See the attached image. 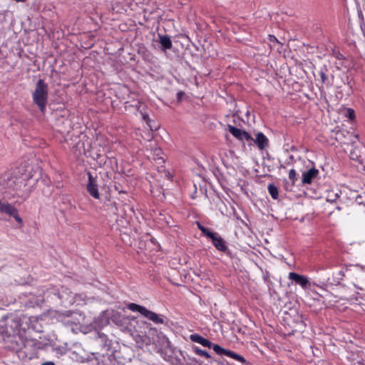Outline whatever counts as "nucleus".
I'll use <instances>...</instances> for the list:
<instances>
[{"instance_id": "1", "label": "nucleus", "mask_w": 365, "mask_h": 365, "mask_svg": "<svg viewBox=\"0 0 365 365\" xmlns=\"http://www.w3.org/2000/svg\"><path fill=\"white\" fill-rule=\"evenodd\" d=\"M145 346H153V349L165 361H169V353H172L171 342L167 336L155 327H150L145 336H138Z\"/></svg>"}, {"instance_id": "2", "label": "nucleus", "mask_w": 365, "mask_h": 365, "mask_svg": "<svg viewBox=\"0 0 365 365\" xmlns=\"http://www.w3.org/2000/svg\"><path fill=\"white\" fill-rule=\"evenodd\" d=\"M190 339L192 341L198 343L204 347L212 348L215 352L219 355H225L232 359H234L242 363L245 362V359L243 356L230 351L221 347L220 345L212 343L207 339L200 336L198 334H193L190 336Z\"/></svg>"}, {"instance_id": "3", "label": "nucleus", "mask_w": 365, "mask_h": 365, "mask_svg": "<svg viewBox=\"0 0 365 365\" xmlns=\"http://www.w3.org/2000/svg\"><path fill=\"white\" fill-rule=\"evenodd\" d=\"M34 103L38 107L41 112L43 113L47 104L48 86L43 80L39 79L32 93Z\"/></svg>"}, {"instance_id": "4", "label": "nucleus", "mask_w": 365, "mask_h": 365, "mask_svg": "<svg viewBox=\"0 0 365 365\" xmlns=\"http://www.w3.org/2000/svg\"><path fill=\"white\" fill-rule=\"evenodd\" d=\"M128 308L133 312H139L142 316L152 321L155 324H163L165 323L164 316L158 314L143 306L135 303H130L128 304Z\"/></svg>"}, {"instance_id": "5", "label": "nucleus", "mask_w": 365, "mask_h": 365, "mask_svg": "<svg viewBox=\"0 0 365 365\" xmlns=\"http://www.w3.org/2000/svg\"><path fill=\"white\" fill-rule=\"evenodd\" d=\"M0 212L6 214L9 217H14L16 222L19 225L20 227L24 226L23 220L19 215L17 208L11 204L0 200Z\"/></svg>"}, {"instance_id": "6", "label": "nucleus", "mask_w": 365, "mask_h": 365, "mask_svg": "<svg viewBox=\"0 0 365 365\" xmlns=\"http://www.w3.org/2000/svg\"><path fill=\"white\" fill-rule=\"evenodd\" d=\"M88 182L87 185V190L88 193L95 199H99L98 184L97 178L93 177L90 173H88Z\"/></svg>"}, {"instance_id": "7", "label": "nucleus", "mask_w": 365, "mask_h": 365, "mask_svg": "<svg viewBox=\"0 0 365 365\" xmlns=\"http://www.w3.org/2000/svg\"><path fill=\"white\" fill-rule=\"evenodd\" d=\"M289 279L299 284L302 289L307 288L309 282L306 276L299 274L296 272H289L288 275Z\"/></svg>"}, {"instance_id": "8", "label": "nucleus", "mask_w": 365, "mask_h": 365, "mask_svg": "<svg viewBox=\"0 0 365 365\" xmlns=\"http://www.w3.org/2000/svg\"><path fill=\"white\" fill-rule=\"evenodd\" d=\"M230 133L236 138L243 140H245L247 141L252 140L253 138L252 136L246 131L237 128L232 125H229L228 127Z\"/></svg>"}, {"instance_id": "9", "label": "nucleus", "mask_w": 365, "mask_h": 365, "mask_svg": "<svg viewBox=\"0 0 365 365\" xmlns=\"http://www.w3.org/2000/svg\"><path fill=\"white\" fill-rule=\"evenodd\" d=\"M319 175V170L315 168H312L307 172L302 174V184H311L317 175Z\"/></svg>"}, {"instance_id": "10", "label": "nucleus", "mask_w": 365, "mask_h": 365, "mask_svg": "<svg viewBox=\"0 0 365 365\" xmlns=\"http://www.w3.org/2000/svg\"><path fill=\"white\" fill-rule=\"evenodd\" d=\"M210 239L212 240L213 245L219 251L225 252L227 250L225 240L217 233H214Z\"/></svg>"}, {"instance_id": "11", "label": "nucleus", "mask_w": 365, "mask_h": 365, "mask_svg": "<svg viewBox=\"0 0 365 365\" xmlns=\"http://www.w3.org/2000/svg\"><path fill=\"white\" fill-rule=\"evenodd\" d=\"M255 142L260 150H263L268 145L267 138L261 132L257 133Z\"/></svg>"}, {"instance_id": "12", "label": "nucleus", "mask_w": 365, "mask_h": 365, "mask_svg": "<svg viewBox=\"0 0 365 365\" xmlns=\"http://www.w3.org/2000/svg\"><path fill=\"white\" fill-rule=\"evenodd\" d=\"M359 269L356 274V279L357 283L361 286L359 288L363 289L365 287V268L363 267H359Z\"/></svg>"}, {"instance_id": "13", "label": "nucleus", "mask_w": 365, "mask_h": 365, "mask_svg": "<svg viewBox=\"0 0 365 365\" xmlns=\"http://www.w3.org/2000/svg\"><path fill=\"white\" fill-rule=\"evenodd\" d=\"M112 321L118 326H123L125 324V317L122 316L118 312L112 311L110 314Z\"/></svg>"}, {"instance_id": "14", "label": "nucleus", "mask_w": 365, "mask_h": 365, "mask_svg": "<svg viewBox=\"0 0 365 365\" xmlns=\"http://www.w3.org/2000/svg\"><path fill=\"white\" fill-rule=\"evenodd\" d=\"M159 42L163 50L170 49L172 47L171 39L167 35H159Z\"/></svg>"}, {"instance_id": "15", "label": "nucleus", "mask_w": 365, "mask_h": 365, "mask_svg": "<svg viewBox=\"0 0 365 365\" xmlns=\"http://www.w3.org/2000/svg\"><path fill=\"white\" fill-rule=\"evenodd\" d=\"M193 352L196 354L198 356H203L206 359H210L211 356L210 354L205 350L201 349L200 347L197 346H194L192 348Z\"/></svg>"}, {"instance_id": "16", "label": "nucleus", "mask_w": 365, "mask_h": 365, "mask_svg": "<svg viewBox=\"0 0 365 365\" xmlns=\"http://www.w3.org/2000/svg\"><path fill=\"white\" fill-rule=\"evenodd\" d=\"M268 192L271 197L276 200L279 197L278 188L273 184H269L267 187Z\"/></svg>"}, {"instance_id": "17", "label": "nucleus", "mask_w": 365, "mask_h": 365, "mask_svg": "<svg viewBox=\"0 0 365 365\" xmlns=\"http://www.w3.org/2000/svg\"><path fill=\"white\" fill-rule=\"evenodd\" d=\"M76 140H77V142L76 143L75 145H73L72 149H73V152H75V153L78 152L79 153H81V150L83 148V143L81 142V140H79L78 137H77V136L75 137V141H76Z\"/></svg>"}, {"instance_id": "18", "label": "nucleus", "mask_w": 365, "mask_h": 365, "mask_svg": "<svg viewBox=\"0 0 365 365\" xmlns=\"http://www.w3.org/2000/svg\"><path fill=\"white\" fill-rule=\"evenodd\" d=\"M197 227L198 229L205 235L207 236V237H212V235L215 233V232H210L207 228L205 227L204 226H202L200 222H197Z\"/></svg>"}, {"instance_id": "19", "label": "nucleus", "mask_w": 365, "mask_h": 365, "mask_svg": "<svg viewBox=\"0 0 365 365\" xmlns=\"http://www.w3.org/2000/svg\"><path fill=\"white\" fill-rule=\"evenodd\" d=\"M289 178L292 181V184H294L297 180V173L294 169H292L289 173Z\"/></svg>"}, {"instance_id": "20", "label": "nucleus", "mask_w": 365, "mask_h": 365, "mask_svg": "<svg viewBox=\"0 0 365 365\" xmlns=\"http://www.w3.org/2000/svg\"><path fill=\"white\" fill-rule=\"evenodd\" d=\"M163 154L162 150L159 148H156L153 150V155L156 156L157 158H154V160H158L163 162V158L161 156Z\"/></svg>"}, {"instance_id": "21", "label": "nucleus", "mask_w": 365, "mask_h": 365, "mask_svg": "<svg viewBox=\"0 0 365 365\" xmlns=\"http://www.w3.org/2000/svg\"><path fill=\"white\" fill-rule=\"evenodd\" d=\"M350 158L353 160L361 162V156L357 155L355 152H351Z\"/></svg>"}, {"instance_id": "22", "label": "nucleus", "mask_w": 365, "mask_h": 365, "mask_svg": "<svg viewBox=\"0 0 365 365\" xmlns=\"http://www.w3.org/2000/svg\"><path fill=\"white\" fill-rule=\"evenodd\" d=\"M350 119H353L354 118V110L351 108L346 109V114Z\"/></svg>"}, {"instance_id": "23", "label": "nucleus", "mask_w": 365, "mask_h": 365, "mask_svg": "<svg viewBox=\"0 0 365 365\" xmlns=\"http://www.w3.org/2000/svg\"><path fill=\"white\" fill-rule=\"evenodd\" d=\"M319 75L321 77L322 83H325L326 80H327V76H326L325 73L323 71H321L319 72Z\"/></svg>"}, {"instance_id": "24", "label": "nucleus", "mask_w": 365, "mask_h": 365, "mask_svg": "<svg viewBox=\"0 0 365 365\" xmlns=\"http://www.w3.org/2000/svg\"><path fill=\"white\" fill-rule=\"evenodd\" d=\"M336 197H338V195H337V194H336V195H335V197H333V196L329 195V196H328V200H329V201H331V202H333V201H334V200H336Z\"/></svg>"}, {"instance_id": "25", "label": "nucleus", "mask_w": 365, "mask_h": 365, "mask_svg": "<svg viewBox=\"0 0 365 365\" xmlns=\"http://www.w3.org/2000/svg\"><path fill=\"white\" fill-rule=\"evenodd\" d=\"M41 365H55V364L53 361H46L43 363Z\"/></svg>"}, {"instance_id": "26", "label": "nucleus", "mask_w": 365, "mask_h": 365, "mask_svg": "<svg viewBox=\"0 0 365 365\" xmlns=\"http://www.w3.org/2000/svg\"><path fill=\"white\" fill-rule=\"evenodd\" d=\"M143 118L145 120H148V115H145V114H143Z\"/></svg>"}, {"instance_id": "27", "label": "nucleus", "mask_w": 365, "mask_h": 365, "mask_svg": "<svg viewBox=\"0 0 365 365\" xmlns=\"http://www.w3.org/2000/svg\"><path fill=\"white\" fill-rule=\"evenodd\" d=\"M357 363H358L359 364L364 365V364L362 362H361L360 361H357Z\"/></svg>"}, {"instance_id": "28", "label": "nucleus", "mask_w": 365, "mask_h": 365, "mask_svg": "<svg viewBox=\"0 0 365 365\" xmlns=\"http://www.w3.org/2000/svg\"><path fill=\"white\" fill-rule=\"evenodd\" d=\"M354 138L355 139H357V138H358V137H357L356 135H354Z\"/></svg>"}]
</instances>
